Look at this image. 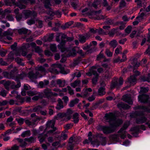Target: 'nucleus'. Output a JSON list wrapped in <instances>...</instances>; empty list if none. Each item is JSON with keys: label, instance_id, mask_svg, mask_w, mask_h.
I'll return each mask as SVG.
<instances>
[{"label": "nucleus", "instance_id": "nucleus-1", "mask_svg": "<svg viewBox=\"0 0 150 150\" xmlns=\"http://www.w3.org/2000/svg\"><path fill=\"white\" fill-rule=\"evenodd\" d=\"M136 109H141L144 111L138 110L135 111L134 112L131 113L130 116L132 118H136L137 116L139 117L136 118V122L137 124H143L146 122L147 120V117L144 116V112H149L147 107L144 106H138L135 108Z\"/></svg>", "mask_w": 150, "mask_h": 150}, {"label": "nucleus", "instance_id": "nucleus-2", "mask_svg": "<svg viewBox=\"0 0 150 150\" xmlns=\"http://www.w3.org/2000/svg\"><path fill=\"white\" fill-rule=\"evenodd\" d=\"M105 117L107 121L112 127L118 126L122 123V120H117L115 115L112 112L105 114Z\"/></svg>", "mask_w": 150, "mask_h": 150}, {"label": "nucleus", "instance_id": "nucleus-3", "mask_svg": "<svg viewBox=\"0 0 150 150\" xmlns=\"http://www.w3.org/2000/svg\"><path fill=\"white\" fill-rule=\"evenodd\" d=\"M97 130L102 131L103 133L106 134H108L113 132L115 129L111 127L99 125L96 127Z\"/></svg>", "mask_w": 150, "mask_h": 150}, {"label": "nucleus", "instance_id": "nucleus-4", "mask_svg": "<svg viewBox=\"0 0 150 150\" xmlns=\"http://www.w3.org/2000/svg\"><path fill=\"white\" fill-rule=\"evenodd\" d=\"M25 19H27L30 17L33 16L35 18L37 16V13L34 11H31L30 10H23L22 13Z\"/></svg>", "mask_w": 150, "mask_h": 150}, {"label": "nucleus", "instance_id": "nucleus-5", "mask_svg": "<svg viewBox=\"0 0 150 150\" xmlns=\"http://www.w3.org/2000/svg\"><path fill=\"white\" fill-rule=\"evenodd\" d=\"M51 0H41L45 4V6L48 10L47 11V13L51 16H53L54 15V12L50 8L51 5L50 4Z\"/></svg>", "mask_w": 150, "mask_h": 150}, {"label": "nucleus", "instance_id": "nucleus-6", "mask_svg": "<svg viewBox=\"0 0 150 150\" xmlns=\"http://www.w3.org/2000/svg\"><path fill=\"white\" fill-rule=\"evenodd\" d=\"M3 30L0 28V40L4 42H5V41L2 40V39H4L5 37L7 36H12L13 34V33L10 29H8L7 30L5 31L4 32H2Z\"/></svg>", "mask_w": 150, "mask_h": 150}, {"label": "nucleus", "instance_id": "nucleus-7", "mask_svg": "<svg viewBox=\"0 0 150 150\" xmlns=\"http://www.w3.org/2000/svg\"><path fill=\"white\" fill-rule=\"evenodd\" d=\"M123 83V79L122 77H120L118 81H115L112 82L111 85V88H118L122 85Z\"/></svg>", "mask_w": 150, "mask_h": 150}, {"label": "nucleus", "instance_id": "nucleus-8", "mask_svg": "<svg viewBox=\"0 0 150 150\" xmlns=\"http://www.w3.org/2000/svg\"><path fill=\"white\" fill-rule=\"evenodd\" d=\"M91 36L90 34L89 33H86L85 35H78L79 41L81 43H84L86 42V40L90 38Z\"/></svg>", "mask_w": 150, "mask_h": 150}, {"label": "nucleus", "instance_id": "nucleus-9", "mask_svg": "<svg viewBox=\"0 0 150 150\" xmlns=\"http://www.w3.org/2000/svg\"><path fill=\"white\" fill-rule=\"evenodd\" d=\"M30 45L34 49L35 52L38 53L41 56H42V53L43 50L40 47L37 46L36 43L34 42L31 43Z\"/></svg>", "mask_w": 150, "mask_h": 150}, {"label": "nucleus", "instance_id": "nucleus-10", "mask_svg": "<svg viewBox=\"0 0 150 150\" xmlns=\"http://www.w3.org/2000/svg\"><path fill=\"white\" fill-rule=\"evenodd\" d=\"M149 98V96L145 94H142L138 97L139 100L143 103H147Z\"/></svg>", "mask_w": 150, "mask_h": 150}, {"label": "nucleus", "instance_id": "nucleus-11", "mask_svg": "<svg viewBox=\"0 0 150 150\" xmlns=\"http://www.w3.org/2000/svg\"><path fill=\"white\" fill-rule=\"evenodd\" d=\"M54 124L55 123L54 122H50L47 123L46 124L47 127H51V128L53 129L52 130H50L47 133V134L49 133H53L57 130V128L54 127Z\"/></svg>", "mask_w": 150, "mask_h": 150}, {"label": "nucleus", "instance_id": "nucleus-12", "mask_svg": "<svg viewBox=\"0 0 150 150\" xmlns=\"http://www.w3.org/2000/svg\"><path fill=\"white\" fill-rule=\"evenodd\" d=\"M54 33H51L47 35L43 38L42 40L44 42H50L51 41L54 37Z\"/></svg>", "mask_w": 150, "mask_h": 150}, {"label": "nucleus", "instance_id": "nucleus-13", "mask_svg": "<svg viewBox=\"0 0 150 150\" xmlns=\"http://www.w3.org/2000/svg\"><path fill=\"white\" fill-rule=\"evenodd\" d=\"M93 75L94 76L92 79V82L93 86L96 85L98 83L99 75L97 71H93Z\"/></svg>", "mask_w": 150, "mask_h": 150}, {"label": "nucleus", "instance_id": "nucleus-14", "mask_svg": "<svg viewBox=\"0 0 150 150\" xmlns=\"http://www.w3.org/2000/svg\"><path fill=\"white\" fill-rule=\"evenodd\" d=\"M122 99L123 101L129 104L132 105L133 103L131 97L128 95H124L122 97Z\"/></svg>", "mask_w": 150, "mask_h": 150}, {"label": "nucleus", "instance_id": "nucleus-15", "mask_svg": "<svg viewBox=\"0 0 150 150\" xmlns=\"http://www.w3.org/2000/svg\"><path fill=\"white\" fill-rule=\"evenodd\" d=\"M26 4L23 0H19L16 4V5L21 9L25 8L26 7L25 5Z\"/></svg>", "mask_w": 150, "mask_h": 150}, {"label": "nucleus", "instance_id": "nucleus-16", "mask_svg": "<svg viewBox=\"0 0 150 150\" xmlns=\"http://www.w3.org/2000/svg\"><path fill=\"white\" fill-rule=\"evenodd\" d=\"M18 32L20 35H25L28 34L29 35L31 33V32L28 29L24 28H22L18 30Z\"/></svg>", "mask_w": 150, "mask_h": 150}, {"label": "nucleus", "instance_id": "nucleus-17", "mask_svg": "<svg viewBox=\"0 0 150 150\" xmlns=\"http://www.w3.org/2000/svg\"><path fill=\"white\" fill-rule=\"evenodd\" d=\"M18 72V70L16 67H14V68L11 70L10 73V75L11 76L10 78L9 79H14L15 78L16 74Z\"/></svg>", "mask_w": 150, "mask_h": 150}, {"label": "nucleus", "instance_id": "nucleus-18", "mask_svg": "<svg viewBox=\"0 0 150 150\" xmlns=\"http://www.w3.org/2000/svg\"><path fill=\"white\" fill-rule=\"evenodd\" d=\"M60 36L61 37L62 41L64 39L66 38L67 37V35L61 33H57L56 39V41L58 42H60L61 40L59 38V37Z\"/></svg>", "mask_w": 150, "mask_h": 150}, {"label": "nucleus", "instance_id": "nucleus-19", "mask_svg": "<svg viewBox=\"0 0 150 150\" xmlns=\"http://www.w3.org/2000/svg\"><path fill=\"white\" fill-rule=\"evenodd\" d=\"M79 48V47L77 46L73 47L72 50L69 52V56L74 57L76 54Z\"/></svg>", "mask_w": 150, "mask_h": 150}, {"label": "nucleus", "instance_id": "nucleus-20", "mask_svg": "<svg viewBox=\"0 0 150 150\" xmlns=\"http://www.w3.org/2000/svg\"><path fill=\"white\" fill-rule=\"evenodd\" d=\"M47 137V134H45L44 132L43 133L39 134L38 137L39 139L40 142L41 143L45 141V138Z\"/></svg>", "mask_w": 150, "mask_h": 150}, {"label": "nucleus", "instance_id": "nucleus-21", "mask_svg": "<svg viewBox=\"0 0 150 150\" xmlns=\"http://www.w3.org/2000/svg\"><path fill=\"white\" fill-rule=\"evenodd\" d=\"M105 89L103 87H100L98 89V93H97V96H102L105 95L106 93Z\"/></svg>", "mask_w": 150, "mask_h": 150}, {"label": "nucleus", "instance_id": "nucleus-22", "mask_svg": "<svg viewBox=\"0 0 150 150\" xmlns=\"http://www.w3.org/2000/svg\"><path fill=\"white\" fill-rule=\"evenodd\" d=\"M117 106L119 108H123L124 109H128L130 107V106L125 104L123 102H120L117 104Z\"/></svg>", "mask_w": 150, "mask_h": 150}, {"label": "nucleus", "instance_id": "nucleus-23", "mask_svg": "<svg viewBox=\"0 0 150 150\" xmlns=\"http://www.w3.org/2000/svg\"><path fill=\"white\" fill-rule=\"evenodd\" d=\"M57 102L55 108L57 110H59L64 107L63 102L61 99L59 98L57 100Z\"/></svg>", "mask_w": 150, "mask_h": 150}, {"label": "nucleus", "instance_id": "nucleus-24", "mask_svg": "<svg viewBox=\"0 0 150 150\" xmlns=\"http://www.w3.org/2000/svg\"><path fill=\"white\" fill-rule=\"evenodd\" d=\"M129 62L133 66H139V61H138L137 59L136 58H131Z\"/></svg>", "mask_w": 150, "mask_h": 150}, {"label": "nucleus", "instance_id": "nucleus-25", "mask_svg": "<svg viewBox=\"0 0 150 150\" xmlns=\"http://www.w3.org/2000/svg\"><path fill=\"white\" fill-rule=\"evenodd\" d=\"M73 110L70 109H68L67 112L65 113L67 117L66 120H68L71 119V115L73 113Z\"/></svg>", "mask_w": 150, "mask_h": 150}, {"label": "nucleus", "instance_id": "nucleus-26", "mask_svg": "<svg viewBox=\"0 0 150 150\" xmlns=\"http://www.w3.org/2000/svg\"><path fill=\"white\" fill-rule=\"evenodd\" d=\"M38 74L37 72H36V74H35L33 71H30L28 73V77L30 79H36Z\"/></svg>", "mask_w": 150, "mask_h": 150}, {"label": "nucleus", "instance_id": "nucleus-27", "mask_svg": "<svg viewBox=\"0 0 150 150\" xmlns=\"http://www.w3.org/2000/svg\"><path fill=\"white\" fill-rule=\"evenodd\" d=\"M58 68L60 69V72L61 73L63 74H67L70 72L69 69H66L63 67L62 66H57Z\"/></svg>", "mask_w": 150, "mask_h": 150}, {"label": "nucleus", "instance_id": "nucleus-28", "mask_svg": "<svg viewBox=\"0 0 150 150\" xmlns=\"http://www.w3.org/2000/svg\"><path fill=\"white\" fill-rule=\"evenodd\" d=\"M119 136L118 134H113L110 136L109 138L113 141H118L119 139Z\"/></svg>", "mask_w": 150, "mask_h": 150}, {"label": "nucleus", "instance_id": "nucleus-29", "mask_svg": "<svg viewBox=\"0 0 150 150\" xmlns=\"http://www.w3.org/2000/svg\"><path fill=\"white\" fill-rule=\"evenodd\" d=\"M64 117H66V115L65 113H59L57 114V116H55L54 117V119L56 120H58L59 118H62Z\"/></svg>", "mask_w": 150, "mask_h": 150}, {"label": "nucleus", "instance_id": "nucleus-30", "mask_svg": "<svg viewBox=\"0 0 150 150\" xmlns=\"http://www.w3.org/2000/svg\"><path fill=\"white\" fill-rule=\"evenodd\" d=\"M16 140L18 141V142L20 144V146L21 147H25L27 145V143L24 140L19 138H17Z\"/></svg>", "mask_w": 150, "mask_h": 150}, {"label": "nucleus", "instance_id": "nucleus-31", "mask_svg": "<svg viewBox=\"0 0 150 150\" xmlns=\"http://www.w3.org/2000/svg\"><path fill=\"white\" fill-rule=\"evenodd\" d=\"M79 101V100L77 98H76L74 100H71L70 101L69 105L70 107H72L74 106L75 104L78 103Z\"/></svg>", "mask_w": 150, "mask_h": 150}, {"label": "nucleus", "instance_id": "nucleus-32", "mask_svg": "<svg viewBox=\"0 0 150 150\" xmlns=\"http://www.w3.org/2000/svg\"><path fill=\"white\" fill-rule=\"evenodd\" d=\"M103 50H101L100 53L97 56V60L98 61L102 59H104L105 57L103 53Z\"/></svg>", "mask_w": 150, "mask_h": 150}, {"label": "nucleus", "instance_id": "nucleus-33", "mask_svg": "<svg viewBox=\"0 0 150 150\" xmlns=\"http://www.w3.org/2000/svg\"><path fill=\"white\" fill-rule=\"evenodd\" d=\"M16 100L15 102H19L20 103H22L24 102V99L20 95H18L16 97Z\"/></svg>", "mask_w": 150, "mask_h": 150}, {"label": "nucleus", "instance_id": "nucleus-34", "mask_svg": "<svg viewBox=\"0 0 150 150\" xmlns=\"http://www.w3.org/2000/svg\"><path fill=\"white\" fill-rule=\"evenodd\" d=\"M73 122L75 123H77L79 121V114L77 113H75L73 115Z\"/></svg>", "mask_w": 150, "mask_h": 150}, {"label": "nucleus", "instance_id": "nucleus-35", "mask_svg": "<svg viewBox=\"0 0 150 150\" xmlns=\"http://www.w3.org/2000/svg\"><path fill=\"white\" fill-rule=\"evenodd\" d=\"M100 0H94L92 4V6L94 8L97 9L98 8V6L100 4Z\"/></svg>", "mask_w": 150, "mask_h": 150}, {"label": "nucleus", "instance_id": "nucleus-36", "mask_svg": "<svg viewBox=\"0 0 150 150\" xmlns=\"http://www.w3.org/2000/svg\"><path fill=\"white\" fill-rule=\"evenodd\" d=\"M136 79L134 76H132L130 77V78L128 79V82L131 84L136 82Z\"/></svg>", "mask_w": 150, "mask_h": 150}, {"label": "nucleus", "instance_id": "nucleus-37", "mask_svg": "<svg viewBox=\"0 0 150 150\" xmlns=\"http://www.w3.org/2000/svg\"><path fill=\"white\" fill-rule=\"evenodd\" d=\"M129 125V122H127L125 123L123 127H122L120 129V130H119L118 132H122L123 131H125L124 130H125L128 127Z\"/></svg>", "mask_w": 150, "mask_h": 150}, {"label": "nucleus", "instance_id": "nucleus-38", "mask_svg": "<svg viewBox=\"0 0 150 150\" xmlns=\"http://www.w3.org/2000/svg\"><path fill=\"white\" fill-rule=\"evenodd\" d=\"M95 67V66H92L91 68L89 70L88 72L86 73V75L90 76L92 75V74L93 75V71H96L94 70Z\"/></svg>", "mask_w": 150, "mask_h": 150}, {"label": "nucleus", "instance_id": "nucleus-39", "mask_svg": "<svg viewBox=\"0 0 150 150\" xmlns=\"http://www.w3.org/2000/svg\"><path fill=\"white\" fill-rule=\"evenodd\" d=\"M81 81L79 80H76L74 81V82L72 83H71L70 85L71 86L75 88V87L79 86Z\"/></svg>", "mask_w": 150, "mask_h": 150}, {"label": "nucleus", "instance_id": "nucleus-40", "mask_svg": "<svg viewBox=\"0 0 150 150\" xmlns=\"http://www.w3.org/2000/svg\"><path fill=\"white\" fill-rule=\"evenodd\" d=\"M42 108V107L40 105H38L34 108H33L30 109V111L31 112H36L40 110Z\"/></svg>", "mask_w": 150, "mask_h": 150}, {"label": "nucleus", "instance_id": "nucleus-41", "mask_svg": "<svg viewBox=\"0 0 150 150\" xmlns=\"http://www.w3.org/2000/svg\"><path fill=\"white\" fill-rule=\"evenodd\" d=\"M31 135L30 131L29 130L25 131L23 132L21 134L22 137H25L29 136Z\"/></svg>", "mask_w": 150, "mask_h": 150}, {"label": "nucleus", "instance_id": "nucleus-42", "mask_svg": "<svg viewBox=\"0 0 150 150\" xmlns=\"http://www.w3.org/2000/svg\"><path fill=\"white\" fill-rule=\"evenodd\" d=\"M110 59H107L105 57L103 61V64L102 66H108L110 62Z\"/></svg>", "mask_w": 150, "mask_h": 150}, {"label": "nucleus", "instance_id": "nucleus-43", "mask_svg": "<svg viewBox=\"0 0 150 150\" xmlns=\"http://www.w3.org/2000/svg\"><path fill=\"white\" fill-rule=\"evenodd\" d=\"M146 16V14L144 12L142 13L140 15L136 18V19L140 22L142 21L144 17Z\"/></svg>", "mask_w": 150, "mask_h": 150}, {"label": "nucleus", "instance_id": "nucleus-44", "mask_svg": "<svg viewBox=\"0 0 150 150\" xmlns=\"http://www.w3.org/2000/svg\"><path fill=\"white\" fill-rule=\"evenodd\" d=\"M109 45L113 48H115L117 45V43L116 40H113L110 41Z\"/></svg>", "mask_w": 150, "mask_h": 150}, {"label": "nucleus", "instance_id": "nucleus-45", "mask_svg": "<svg viewBox=\"0 0 150 150\" xmlns=\"http://www.w3.org/2000/svg\"><path fill=\"white\" fill-rule=\"evenodd\" d=\"M30 47V45L29 44H23L21 48V50H26Z\"/></svg>", "mask_w": 150, "mask_h": 150}, {"label": "nucleus", "instance_id": "nucleus-46", "mask_svg": "<svg viewBox=\"0 0 150 150\" xmlns=\"http://www.w3.org/2000/svg\"><path fill=\"white\" fill-rule=\"evenodd\" d=\"M78 4V0H72L71 2V5L74 9L77 8V6Z\"/></svg>", "mask_w": 150, "mask_h": 150}, {"label": "nucleus", "instance_id": "nucleus-47", "mask_svg": "<svg viewBox=\"0 0 150 150\" xmlns=\"http://www.w3.org/2000/svg\"><path fill=\"white\" fill-rule=\"evenodd\" d=\"M28 95L30 96H33L38 94V92L36 91H30L27 92Z\"/></svg>", "mask_w": 150, "mask_h": 150}, {"label": "nucleus", "instance_id": "nucleus-48", "mask_svg": "<svg viewBox=\"0 0 150 150\" xmlns=\"http://www.w3.org/2000/svg\"><path fill=\"white\" fill-rule=\"evenodd\" d=\"M90 93H88L87 90H83L81 93V97L84 98L89 96Z\"/></svg>", "mask_w": 150, "mask_h": 150}, {"label": "nucleus", "instance_id": "nucleus-49", "mask_svg": "<svg viewBox=\"0 0 150 150\" xmlns=\"http://www.w3.org/2000/svg\"><path fill=\"white\" fill-rule=\"evenodd\" d=\"M14 55L13 52H11L8 54L7 59V60H13L14 59Z\"/></svg>", "mask_w": 150, "mask_h": 150}, {"label": "nucleus", "instance_id": "nucleus-50", "mask_svg": "<svg viewBox=\"0 0 150 150\" xmlns=\"http://www.w3.org/2000/svg\"><path fill=\"white\" fill-rule=\"evenodd\" d=\"M27 74L25 73H22L21 74L18 75V76H17L16 78H18L19 80L20 79H23L24 78H25Z\"/></svg>", "mask_w": 150, "mask_h": 150}, {"label": "nucleus", "instance_id": "nucleus-51", "mask_svg": "<svg viewBox=\"0 0 150 150\" xmlns=\"http://www.w3.org/2000/svg\"><path fill=\"white\" fill-rule=\"evenodd\" d=\"M24 140L29 142L33 143L34 142L35 139L33 137H30L29 138H25Z\"/></svg>", "mask_w": 150, "mask_h": 150}, {"label": "nucleus", "instance_id": "nucleus-52", "mask_svg": "<svg viewBox=\"0 0 150 150\" xmlns=\"http://www.w3.org/2000/svg\"><path fill=\"white\" fill-rule=\"evenodd\" d=\"M62 44V42L59 45H58V47L59 49L61 50V52H63L65 51L66 48Z\"/></svg>", "mask_w": 150, "mask_h": 150}, {"label": "nucleus", "instance_id": "nucleus-53", "mask_svg": "<svg viewBox=\"0 0 150 150\" xmlns=\"http://www.w3.org/2000/svg\"><path fill=\"white\" fill-rule=\"evenodd\" d=\"M15 60L18 65L22 66L24 65V64L22 62V60L19 58L17 57Z\"/></svg>", "mask_w": 150, "mask_h": 150}, {"label": "nucleus", "instance_id": "nucleus-54", "mask_svg": "<svg viewBox=\"0 0 150 150\" xmlns=\"http://www.w3.org/2000/svg\"><path fill=\"white\" fill-rule=\"evenodd\" d=\"M105 54L107 57H111L112 56L113 53L110 52L109 49H107L105 51Z\"/></svg>", "mask_w": 150, "mask_h": 150}, {"label": "nucleus", "instance_id": "nucleus-55", "mask_svg": "<svg viewBox=\"0 0 150 150\" xmlns=\"http://www.w3.org/2000/svg\"><path fill=\"white\" fill-rule=\"evenodd\" d=\"M33 18H31L30 19L28 20L27 21V24L30 25L33 24H34L35 22V18L33 17Z\"/></svg>", "mask_w": 150, "mask_h": 150}, {"label": "nucleus", "instance_id": "nucleus-56", "mask_svg": "<svg viewBox=\"0 0 150 150\" xmlns=\"http://www.w3.org/2000/svg\"><path fill=\"white\" fill-rule=\"evenodd\" d=\"M100 143L103 146H105L107 143V141L106 137H103L100 139Z\"/></svg>", "mask_w": 150, "mask_h": 150}, {"label": "nucleus", "instance_id": "nucleus-57", "mask_svg": "<svg viewBox=\"0 0 150 150\" xmlns=\"http://www.w3.org/2000/svg\"><path fill=\"white\" fill-rule=\"evenodd\" d=\"M137 66H129V68H132V70H133V71L135 73V74L136 76L139 75L140 74L139 72L136 70H135L134 68L137 67Z\"/></svg>", "mask_w": 150, "mask_h": 150}, {"label": "nucleus", "instance_id": "nucleus-58", "mask_svg": "<svg viewBox=\"0 0 150 150\" xmlns=\"http://www.w3.org/2000/svg\"><path fill=\"white\" fill-rule=\"evenodd\" d=\"M118 28H117V29L113 28L111 31H110L108 33V35L110 36H113L115 34V31Z\"/></svg>", "mask_w": 150, "mask_h": 150}, {"label": "nucleus", "instance_id": "nucleus-59", "mask_svg": "<svg viewBox=\"0 0 150 150\" xmlns=\"http://www.w3.org/2000/svg\"><path fill=\"white\" fill-rule=\"evenodd\" d=\"M105 23L108 25H111L114 23V21L113 20L110 19H108L105 22Z\"/></svg>", "mask_w": 150, "mask_h": 150}, {"label": "nucleus", "instance_id": "nucleus-60", "mask_svg": "<svg viewBox=\"0 0 150 150\" xmlns=\"http://www.w3.org/2000/svg\"><path fill=\"white\" fill-rule=\"evenodd\" d=\"M35 69L36 70L41 71V72H45L46 69L43 66H39V67H36Z\"/></svg>", "mask_w": 150, "mask_h": 150}, {"label": "nucleus", "instance_id": "nucleus-61", "mask_svg": "<svg viewBox=\"0 0 150 150\" xmlns=\"http://www.w3.org/2000/svg\"><path fill=\"white\" fill-rule=\"evenodd\" d=\"M36 21L38 25V28H42L43 25V21H42L39 20H36Z\"/></svg>", "mask_w": 150, "mask_h": 150}, {"label": "nucleus", "instance_id": "nucleus-62", "mask_svg": "<svg viewBox=\"0 0 150 150\" xmlns=\"http://www.w3.org/2000/svg\"><path fill=\"white\" fill-rule=\"evenodd\" d=\"M132 29V27L130 26H128L125 29V31L126 33L128 35L129 34L131 31Z\"/></svg>", "mask_w": 150, "mask_h": 150}, {"label": "nucleus", "instance_id": "nucleus-63", "mask_svg": "<svg viewBox=\"0 0 150 150\" xmlns=\"http://www.w3.org/2000/svg\"><path fill=\"white\" fill-rule=\"evenodd\" d=\"M14 79L17 82V84L15 85V86L16 88H18L21 86V84L20 81L18 78H15Z\"/></svg>", "mask_w": 150, "mask_h": 150}, {"label": "nucleus", "instance_id": "nucleus-64", "mask_svg": "<svg viewBox=\"0 0 150 150\" xmlns=\"http://www.w3.org/2000/svg\"><path fill=\"white\" fill-rule=\"evenodd\" d=\"M7 53V51L4 49L0 50V55L2 57L5 56Z\"/></svg>", "mask_w": 150, "mask_h": 150}]
</instances>
